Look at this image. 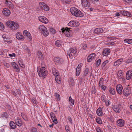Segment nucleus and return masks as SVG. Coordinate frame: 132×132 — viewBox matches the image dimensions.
<instances>
[{
	"label": "nucleus",
	"mask_w": 132,
	"mask_h": 132,
	"mask_svg": "<svg viewBox=\"0 0 132 132\" xmlns=\"http://www.w3.org/2000/svg\"><path fill=\"white\" fill-rule=\"evenodd\" d=\"M117 78L118 79H122L124 80V79H123V75L122 74V70H119L117 73Z\"/></svg>",
	"instance_id": "obj_25"
},
{
	"label": "nucleus",
	"mask_w": 132,
	"mask_h": 132,
	"mask_svg": "<svg viewBox=\"0 0 132 132\" xmlns=\"http://www.w3.org/2000/svg\"><path fill=\"white\" fill-rule=\"evenodd\" d=\"M123 94L125 96H128L131 93V89L130 87L126 88L122 91Z\"/></svg>",
	"instance_id": "obj_8"
},
{
	"label": "nucleus",
	"mask_w": 132,
	"mask_h": 132,
	"mask_svg": "<svg viewBox=\"0 0 132 132\" xmlns=\"http://www.w3.org/2000/svg\"><path fill=\"white\" fill-rule=\"evenodd\" d=\"M82 66V63H80L79 64L77 67V68L78 69L81 70V67Z\"/></svg>",
	"instance_id": "obj_60"
},
{
	"label": "nucleus",
	"mask_w": 132,
	"mask_h": 132,
	"mask_svg": "<svg viewBox=\"0 0 132 132\" xmlns=\"http://www.w3.org/2000/svg\"><path fill=\"white\" fill-rule=\"evenodd\" d=\"M54 61L56 64H60L63 63L64 61L62 58L56 57L54 59Z\"/></svg>",
	"instance_id": "obj_14"
},
{
	"label": "nucleus",
	"mask_w": 132,
	"mask_h": 132,
	"mask_svg": "<svg viewBox=\"0 0 132 132\" xmlns=\"http://www.w3.org/2000/svg\"><path fill=\"white\" fill-rule=\"evenodd\" d=\"M110 93L111 94L114 95L115 93V92L114 89L113 88H110L109 90Z\"/></svg>",
	"instance_id": "obj_42"
},
{
	"label": "nucleus",
	"mask_w": 132,
	"mask_h": 132,
	"mask_svg": "<svg viewBox=\"0 0 132 132\" xmlns=\"http://www.w3.org/2000/svg\"><path fill=\"white\" fill-rule=\"evenodd\" d=\"M55 44L57 47H60L61 45V42L59 40H57L55 42Z\"/></svg>",
	"instance_id": "obj_41"
},
{
	"label": "nucleus",
	"mask_w": 132,
	"mask_h": 132,
	"mask_svg": "<svg viewBox=\"0 0 132 132\" xmlns=\"http://www.w3.org/2000/svg\"><path fill=\"white\" fill-rule=\"evenodd\" d=\"M70 11L71 14L76 16L81 17L83 16V14L81 12L75 7L71 8Z\"/></svg>",
	"instance_id": "obj_1"
},
{
	"label": "nucleus",
	"mask_w": 132,
	"mask_h": 132,
	"mask_svg": "<svg viewBox=\"0 0 132 132\" xmlns=\"http://www.w3.org/2000/svg\"><path fill=\"white\" fill-rule=\"evenodd\" d=\"M80 69L76 68V75L77 76H78L80 73Z\"/></svg>",
	"instance_id": "obj_47"
},
{
	"label": "nucleus",
	"mask_w": 132,
	"mask_h": 132,
	"mask_svg": "<svg viewBox=\"0 0 132 132\" xmlns=\"http://www.w3.org/2000/svg\"><path fill=\"white\" fill-rule=\"evenodd\" d=\"M70 28L66 27L64 30L62 31V32L65 33L66 36L69 37H71L72 35V31L70 30Z\"/></svg>",
	"instance_id": "obj_7"
},
{
	"label": "nucleus",
	"mask_w": 132,
	"mask_h": 132,
	"mask_svg": "<svg viewBox=\"0 0 132 132\" xmlns=\"http://www.w3.org/2000/svg\"><path fill=\"white\" fill-rule=\"evenodd\" d=\"M31 102L32 103L36 104L37 103V101L36 99L34 98H33L31 100Z\"/></svg>",
	"instance_id": "obj_53"
},
{
	"label": "nucleus",
	"mask_w": 132,
	"mask_h": 132,
	"mask_svg": "<svg viewBox=\"0 0 132 132\" xmlns=\"http://www.w3.org/2000/svg\"><path fill=\"white\" fill-rule=\"evenodd\" d=\"M1 117L4 119H7L8 118L7 114L6 113L3 114L1 115Z\"/></svg>",
	"instance_id": "obj_44"
},
{
	"label": "nucleus",
	"mask_w": 132,
	"mask_h": 132,
	"mask_svg": "<svg viewBox=\"0 0 132 132\" xmlns=\"http://www.w3.org/2000/svg\"><path fill=\"white\" fill-rule=\"evenodd\" d=\"M4 28V26L3 24L0 22V29H3Z\"/></svg>",
	"instance_id": "obj_58"
},
{
	"label": "nucleus",
	"mask_w": 132,
	"mask_h": 132,
	"mask_svg": "<svg viewBox=\"0 0 132 132\" xmlns=\"http://www.w3.org/2000/svg\"><path fill=\"white\" fill-rule=\"evenodd\" d=\"M50 116L52 119L53 121V122L55 124L57 123V119L56 117L55 114L53 112H52L50 113Z\"/></svg>",
	"instance_id": "obj_23"
},
{
	"label": "nucleus",
	"mask_w": 132,
	"mask_h": 132,
	"mask_svg": "<svg viewBox=\"0 0 132 132\" xmlns=\"http://www.w3.org/2000/svg\"><path fill=\"white\" fill-rule=\"evenodd\" d=\"M107 38L108 39L113 40L115 39L116 37H107Z\"/></svg>",
	"instance_id": "obj_62"
},
{
	"label": "nucleus",
	"mask_w": 132,
	"mask_h": 132,
	"mask_svg": "<svg viewBox=\"0 0 132 132\" xmlns=\"http://www.w3.org/2000/svg\"><path fill=\"white\" fill-rule=\"evenodd\" d=\"M39 31L44 36H47L48 35V32L47 28L43 25H40L38 27Z\"/></svg>",
	"instance_id": "obj_5"
},
{
	"label": "nucleus",
	"mask_w": 132,
	"mask_h": 132,
	"mask_svg": "<svg viewBox=\"0 0 132 132\" xmlns=\"http://www.w3.org/2000/svg\"><path fill=\"white\" fill-rule=\"evenodd\" d=\"M23 35L25 36L28 40H32L31 37L30 33L26 30H24L23 32Z\"/></svg>",
	"instance_id": "obj_12"
},
{
	"label": "nucleus",
	"mask_w": 132,
	"mask_h": 132,
	"mask_svg": "<svg viewBox=\"0 0 132 132\" xmlns=\"http://www.w3.org/2000/svg\"><path fill=\"white\" fill-rule=\"evenodd\" d=\"M5 4L11 9H12L14 8L13 5L10 1H8L6 0L5 1Z\"/></svg>",
	"instance_id": "obj_28"
},
{
	"label": "nucleus",
	"mask_w": 132,
	"mask_h": 132,
	"mask_svg": "<svg viewBox=\"0 0 132 132\" xmlns=\"http://www.w3.org/2000/svg\"><path fill=\"white\" fill-rule=\"evenodd\" d=\"M69 100L70 103V105L71 106L73 105L74 104V100L72 99L71 96H69Z\"/></svg>",
	"instance_id": "obj_37"
},
{
	"label": "nucleus",
	"mask_w": 132,
	"mask_h": 132,
	"mask_svg": "<svg viewBox=\"0 0 132 132\" xmlns=\"http://www.w3.org/2000/svg\"><path fill=\"white\" fill-rule=\"evenodd\" d=\"M123 61V59H120L114 62L113 65L115 66H118L120 65Z\"/></svg>",
	"instance_id": "obj_24"
},
{
	"label": "nucleus",
	"mask_w": 132,
	"mask_h": 132,
	"mask_svg": "<svg viewBox=\"0 0 132 132\" xmlns=\"http://www.w3.org/2000/svg\"><path fill=\"white\" fill-rule=\"evenodd\" d=\"M96 122L98 124H100L102 123V121L99 118H97L96 119Z\"/></svg>",
	"instance_id": "obj_48"
},
{
	"label": "nucleus",
	"mask_w": 132,
	"mask_h": 132,
	"mask_svg": "<svg viewBox=\"0 0 132 132\" xmlns=\"http://www.w3.org/2000/svg\"><path fill=\"white\" fill-rule=\"evenodd\" d=\"M105 105L106 106H109L110 104V101L109 100H106L105 101Z\"/></svg>",
	"instance_id": "obj_50"
},
{
	"label": "nucleus",
	"mask_w": 132,
	"mask_h": 132,
	"mask_svg": "<svg viewBox=\"0 0 132 132\" xmlns=\"http://www.w3.org/2000/svg\"><path fill=\"white\" fill-rule=\"evenodd\" d=\"M16 38L19 40H23L24 39V36L19 32H18L16 34Z\"/></svg>",
	"instance_id": "obj_26"
},
{
	"label": "nucleus",
	"mask_w": 132,
	"mask_h": 132,
	"mask_svg": "<svg viewBox=\"0 0 132 132\" xmlns=\"http://www.w3.org/2000/svg\"><path fill=\"white\" fill-rule=\"evenodd\" d=\"M116 88L118 93L120 95L122 93L123 89V87L122 85L120 84L117 85L116 86Z\"/></svg>",
	"instance_id": "obj_15"
},
{
	"label": "nucleus",
	"mask_w": 132,
	"mask_h": 132,
	"mask_svg": "<svg viewBox=\"0 0 132 132\" xmlns=\"http://www.w3.org/2000/svg\"><path fill=\"white\" fill-rule=\"evenodd\" d=\"M109 61L108 60H106L104 61L102 64L101 66L102 68L105 67V65L108 63Z\"/></svg>",
	"instance_id": "obj_45"
},
{
	"label": "nucleus",
	"mask_w": 132,
	"mask_h": 132,
	"mask_svg": "<svg viewBox=\"0 0 132 132\" xmlns=\"http://www.w3.org/2000/svg\"><path fill=\"white\" fill-rule=\"evenodd\" d=\"M123 1L126 3H130L131 2V0H123Z\"/></svg>",
	"instance_id": "obj_61"
},
{
	"label": "nucleus",
	"mask_w": 132,
	"mask_h": 132,
	"mask_svg": "<svg viewBox=\"0 0 132 132\" xmlns=\"http://www.w3.org/2000/svg\"><path fill=\"white\" fill-rule=\"evenodd\" d=\"M18 63L20 65V66L22 68H24V64L22 63V62L20 61H18Z\"/></svg>",
	"instance_id": "obj_52"
},
{
	"label": "nucleus",
	"mask_w": 132,
	"mask_h": 132,
	"mask_svg": "<svg viewBox=\"0 0 132 132\" xmlns=\"http://www.w3.org/2000/svg\"><path fill=\"white\" fill-rule=\"evenodd\" d=\"M16 93L17 95H18L19 96H20L21 95V92L19 89L16 90Z\"/></svg>",
	"instance_id": "obj_55"
},
{
	"label": "nucleus",
	"mask_w": 132,
	"mask_h": 132,
	"mask_svg": "<svg viewBox=\"0 0 132 132\" xmlns=\"http://www.w3.org/2000/svg\"><path fill=\"white\" fill-rule=\"evenodd\" d=\"M103 30L101 28H97L95 29L94 32L95 34H97L98 33H101L103 32Z\"/></svg>",
	"instance_id": "obj_29"
},
{
	"label": "nucleus",
	"mask_w": 132,
	"mask_h": 132,
	"mask_svg": "<svg viewBox=\"0 0 132 132\" xmlns=\"http://www.w3.org/2000/svg\"><path fill=\"white\" fill-rule=\"evenodd\" d=\"M55 99L57 101H60V96L58 94L55 93Z\"/></svg>",
	"instance_id": "obj_40"
},
{
	"label": "nucleus",
	"mask_w": 132,
	"mask_h": 132,
	"mask_svg": "<svg viewBox=\"0 0 132 132\" xmlns=\"http://www.w3.org/2000/svg\"><path fill=\"white\" fill-rule=\"evenodd\" d=\"M81 4L82 6L85 8L89 7L90 3L88 0H81Z\"/></svg>",
	"instance_id": "obj_9"
},
{
	"label": "nucleus",
	"mask_w": 132,
	"mask_h": 132,
	"mask_svg": "<svg viewBox=\"0 0 132 132\" xmlns=\"http://www.w3.org/2000/svg\"><path fill=\"white\" fill-rule=\"evenodd\" d=\"M104 79L102 77L100 78L98 82V85L99 87H100L101 85H102L103 84H104Z\"/></svg>",
	"instance_id": "obj_36"
},
{
	"label": "nucleus",
	"mask_w": 132,
	"mask_h": 132,
	"mask_svg": "<svg viewBox=\"0 0 132 132\" xmlns=\"http://www.w3.org/2000/svg\"><path fill=\"white\" fill-rule=\"evenodd\" d=\"M38 20L42 23L46 24L48 22V19L45 17L43 16H40L38 18Z\"/></svg>",
	"instance_id": "obj_11"
},
{
	"label": "nucleus",
	"mask_w": 132,
	"mask_h": 132,
	"mask_svg": "<svg viewBox=\"0 0 132 132\" xmlns=\"http://www.w3.org/2000/svg\"><path fill=\"white\" fill-rule=\"evenodd\" d=\"M120 13L123 15H126L128 17L131 16V14L129 12L126 11H121Z\"/></svg>",
	"instance_id": "obj_27"
},
{
	"label": "nucleus",
	"mask_w": 132,
	"mask_h": 132,
	"mask_svg": "<svg viewBox=\"0 0 132 132\" xmlns=\"http://www.w3.org/2000/svg\"><path fill=\"white\" fill-rule=\"evenodd\" d=\"M6 24L12 30L18 29L19 26V25L17 23L11 21H7L6 22Z\"/></svg>",
	"instance_id": "obj_3"
},
{
	"label": "nucleus",
	"mask_w": 132,
	"mask_h": 132,
	"mask_svg": "<svg viewBox=\"0 0 132 132\" xmlns=\"http://www.w3.org/2000/svg\"><path fill=\"white\" fill-rule=\"evenodd\" d=\"M132 76V70H130L128 71L126 73V77L127 80H129L130 79Z\"/></svg>",
	"instance_id": "obj_17"
},
{
	"label": "nucleus",
	"mask_w": 132,
	"mask_h": 132,
	"mask_svg": "<svg viewBox=\"0 0 132 132\" xmlns=\"http://www.w3.org/2000/svg\"><path fill=\"white\" fill-rule=\"evenodd\" d=\"M68 56L72 59L73 57H75L77 55V51L75 48H70L67 51V53Z\"/></svg>",
	"instance_id": "obj_4"
},
{
	"label": "nucleus",
	"mask_w": 132,
	"mask_h": 132,
	"mask_svg": "<svg viewBox=\"0 0 132 132\" xmlns=\"http://www.w3.org/2000/svg\"><path fill=\"white\" fill-rule=\"evenodd\" d=\"M101 60L100 59H99L97 60L96 63V66L98 67L100 64L101 63Z\"/></svg>",
	"instance_id": "obj_46"
},
{
	"label": "nucleus",
	"mask_w": 132,
	"mask_h": 132,
	"mask_svg": "<svg viewBox=\"0 0 132 132\" xmlns=\"http://www.w3.org/2000/svg\"><path fill=\"white\" fill-rule=\"evenodd\" d=\"M121 104H115L113 106L112 108L114 111L117 113H119L120 111V108Z\"/></svg>",
	"instance_id": "obj_10"
},
{
	"label": "nucleus",
	"mask_w": 132,
	"mask_h": 132,
	"mask_svg": "<svg viewBox=\"0 0 132 132\" xmlns=\"http://www.w3.org/2000/svg\"><path fill=\"white\" fill-rule=\"evenodd\" d=\"M37 57L39 60H42L43 59V56L42 52H38L37 54Z\"/></svg>",
	"instance_id": "obj_31"
},
{
	"label": "nucleus",
	"mask_w": 132,
	"mask_h": 132,
	"mask_svg": "<svg viewBox=\"0 0 132 132\" xmlns=\"http://www.w3.org/2000/svg\"><path fill=\"white\" fill-rule=\"evenodd\" d=\"M65 128L67 132H71L70 129L68 126L67 125L66 126Z\"/></svg>",
	"instance_id": "obj_51"
},
{
	"label": "nucleus",
	"mask_w": 132,
	"mask_h": 132,
	"mask_svg": "<svg viewBox=\"0 0 132 132\" xmlns=\"http://www.w3.org/2000/svg\"><path fill=\"white\" fill-rule=\"evenodd\" d=\"M100 87H101V89L104 90H105L106 88V87L104 85H101Z\"/></svg>",
	"instance_id": "obj_54"
},
{
	"label": "nucleus",
	"mask_w": 132,
	"mask_h": 132,
	"mask_svg": "<svg viewBox=\"0 0 132 132\" xmlns=\"http://www.w3.org/2000/svg\"><path fill=\"white\" fill-rule=\"evenodd\" d=\"M12 67L16 69L18 71L20 70L18 68V65L15 63L14 62H12L11 63Z\"/></svg>",
	"instance_id": "obj_33"
},
{
	"label": "nucleus",
	"mask_w": 132,
	"mask_h": 132,
	"mask_svg": "<svg viewBox=\"0 0 132 132\" xmlns=\"http://www.w3.org/2000/svg\"><path fill=\"white\" fill-rule=\"evenodd\" d=\"M3 40L5 42H7L8 43H11L12 41L11 40L9 39V38L5 34L3 35L2 36Z\"/></svg>",
	"instance_id": "obj_20"
},
{
	"label": "nucleus",
	"mask_w": 132,
	"mask_h": 132,
	"mask_svg": "<svg viewBox=\"0 0 132 132\" xmlns=\"http://www.w3.org/2000/svg\"><path fill=\"white\" fill-rule=\"evenodd\" d=\"M117 123L118 126L120 127H122L124 125L125 122L123 119H119L117 121Z\"/></svg>",
	"instance_id": "obj_18"
},
{
	"label": "nucleus",
	"mask_w": 132,
	"mask_h": 132,
	"mask_svg": "<svg viewBox=\"0 0 132 132\" xmlns=\"http://www.w3.org/2000/svg\"><path fill=\"white\" fill-rule=\"evenodd\" d=\"M55 80L56 82L58 84H60L61 83V78L60 75H57L55 76Z\"/></svg>",
	"instance_id": "obj_30"
},
{
	"label": "nucleus",
	"mask_w": 132,
	"mask_h": 132,
	"mask_svg": "<svg viewBox=\"0 0 132 132\" xmlns=\"http://www.w3.org/2000/svg\"><path fill=\"white\" fill-rule=\"evenodd\" d=\"M39 6L42 9L46 11H48L50 9L49 7L45 3L43 2H40L39 3Z\"/></svg>",
	"instance_id": "obj_6"
},
{
	"label": "nucleus",
	"mask_w": 132,
	"mask_h": 132,
	"mask_svg": "<svg viewBox=\"0 0 132 132\" xmlns=\"http://www.w3.org/2000/svg\"><path fill=\"white\" fill-rule=\"evenodd\" d=\"M52 70V73L53 75L55 76H56L57 75H59V73L55 68H53Z\"/></svg>",
	"instance_id": "obj_35"
},
{
	"label": "nucleus",
	"mask_w": 132,
	"mask_h": 132,
	"mask_svg": "<svg viewBox=\"0 0 132 132\" xmlns=\"http://www.w3.org/2000/svg\"><path fill=\"white\" fill-rule=\"evenodd\" d=\"M4 65L7 68H9L10 66L9 64L5 62L4 63Z\"/></svg>",
	"instance_id": "obj_57"
},
{
	"label": "nucleus",
	"mask_w": 132,
	"mask_h": 132,
	"mask_svg": "<svg viewBox=\"0 0 132 132\" xmlns=\"http://www.w3.org/2000/svg\"><path fill=\"white\" fill-rule=\"evenodd\" d=\"M102 112L101 108H99L96 111V113L99 116H101L102 115Z\"/></svg>",
	"instance_id": "obj_34"
},
{
	"label": "nucleus",
	"mask_w": 132,
	"mask_h": 132,
	"mask_svg": "<svg viewBox=\"0 0 132 132\" xmlns=\"http://www.w3.org/2000/svg\"><path fill=\"white\" fill-rule=\"evenodd\" d=\"M31 132H37V129L35 127L32 128L30 130Z\"/></svg>",
	"instance_id": "obj_49"
},
{
	"label": "nucleus",
	"mask_w": 132,
	"mask_h": 132,
	"mask_svg": "<svg viewBox=\"0 0 132 132\" xmlns=\"http://www.w3.org/2000/svg\"><path fill=\"white\" fill-rule=\"evenodd\" d=\"M124 42L128 44L132 43V39H126L124 40Z\"/></svg>",
	"instance_id": "obj_38"
},
{
	"label": "nucleus",
	"mask_w": 132,
	"mask_h": 132,
	"mask_svg": "<svg viewBox=\"0 0 132 132\" xmlns=\"http://www.w3.org/2000/svg\"><path fill=\"white\" fill-rule=\"evenodd\" d=\"M3 14L6 16H9L10 14V12L8 9L5 8H4L3 11Z\"/></svg>",
	"instance_id": "obj_22"
},
{
	"label": "nucleus",
	"mask_w": 132,
	"mask_h": 132,
	"mask_svg": "<svg viewBox=\"0 0 132 132\" xmlns=\"http://www.w3.org/2000/svg\"><path fill=\"white\" fill-rule=\"evenodd\" d=\"M101 100L103 102H105V101L106 100V97L104 95H102L101 97Z\"/></svg>",
	"instance_id": "obj_43"
},
{
	"label": "nucleus",
	"mask_w": 132,
	"mask_h": 132,
	"mask_svg": "<svg viewBox=\"0 0 132 132\" xmlns=\"http://www.w3.org/2000/svg\"><path fill=\"white\" fill-rule=\"evenodd\" d=\"M96 130L97 132H103L102 130L100 127L97 128Z\"/></svg>",
	"instance_id": "obj_56"
},
{
	"label": "nucleus",
	"mask_w": 132,
	"mask_h": 132,
	"mask_svg": "<svg viewBox=\"0 0 132 132\" xmlns=\"http://www.w3.org/2000/svg\"><path fill=\"white\" fill-rule=\"evenodd\" d=\"M15 120V123L18 126L20 127L23 124V122L21 119L18 117H17Z\"/></svg>",
	"instance_id": "obj_21"
},
{
	"label": "nucleus",
	"mask_w": 132,
	"mask_h": 132,
	"mask_svg": "<svg viewBox=\"0 0 132 132\" xmlns=\"http://www.w3.org/2000/svg\"><path fill=\"white\" fill-rule=\"evenodd\" d=\"M106 44L108 45H114V43L113 42H108L106 43Z\"/></svg>",
	"instance_id": "obj_59"
},
{
	"label": "nucleus",
	"mask_w": 132,
	"mask_h": 132,
	"mask_svg": "<svg viewBox=\"0 0 132 132\" xmlns=\"http://www.w3.org/2000/svg\"><path fill=\"white\" fill-rule=\"evenodd\" d=\"M37 70L40 77L44 78L47 76V72L45 67H42L40 68H37Z\"/></svg>",
	"instance_id": "obj_2"
},
{
	"label": "nucleus",
	"mask_w": 132,
	"mask_h": 132,
	"mask_svg": "<svg viewBox=\"0 0 132 132\" xmlns=\"http://www.w3.org/2000/svg\"><path fill=\"white\" fill-rule=\"evenodd\" d=\"M88 71L89 69L87 68H85L83 73V76H87L88 75Z\"/></svg>",
	"instance_id": "obj_39"
},
{
	"label": "nucleus",
	"mask_w": 132,
	"mask_h": 132,
	"mask_svg": "<svg viewBox=\"0 0 132 132\" xmlns=\"http://www.w3.org/2000/svg\"><path fill=\"white\" fill-rule=\"evenodd\" d=\"M87 47V45L85 44H83L82 45V48L84 50L86 49Z\"/></svg>",
	"instance_id": "obj_64"
},
{
	"label": "nucleus",
	"mask_w": 132,
	"mask_h": 132,
	"mask_svg": "<svg viewBox=\"0 0 132 132\" xmlns=\"http://www.w3.org/2000/svg\"><path fill=\"white\" fill-rule=\"evenodd\" d=\"M96 56L95 54L94 53H92L89 55L88 57L87 61L88 62H90L92 60L95 59Z\"/></svg>",
	"instance_id": "obj_16"
},
{
	"label": "nucleus",
	"mask_w": 132,
	"mask_h": 132,
	"mask_svg": "<svg viewBox=\"0 0 132 132\" xmlns=\"http://www.w3.org/2000/svg\"><path fill=\"white\" fill-rule=\"evenodd\" d=\"M9 124L10 127L11 129H15L16 127L15 123L13 121H11Z\"/></svg>",
	"instance_id": "obj_32"
},
{
	"label": "nucleus",
	"mask_w": 132,
	"mask_h": 132,
	"mask_svg": "<svg viewBox=\"0 0 132 132\" xmlns=\"http://www.w3.org/2000/svg\"><path fill=\"white\" fill-rule=\"evenodd\" d=\"M68 25L70 27H76L79 25V23L76 21L72 20L70 21L68 23Z\"/></svg>",
	"instance_id": "obj_13"
},
{
	"label": "nucleus",
	"mask_w": 132,
	"mask_h": 132,
	"mask_svg": "<svg viewBox=\"0 0 132 132\" xmlns=\"http://www.w3.org/2000/svg\"><path fill=\"white\" fill-rule=\"evenodd\" d=\"M110 50L109 48H105L104 49L102 52V55L104 56L108 55L110 53Z\"/></svg>",
	"instance_id": "obj_19"
},
{
	"label": "nucleus",
	"mask_w": 132,
	"mask_h": 132,
	"mask_svg": "<svg viewBox=\"0 0 132 132\" xmlns=\"http://www.w3.org/2000/svg\"><path fill=\"white\" fill-rule=\"evenodd\" d=\"M9 56L12 57H14L15 56V54L14 53H13L12 54H9Z\"/></svg>",
	"instance_id": "obj_63"
}]
</instances>
